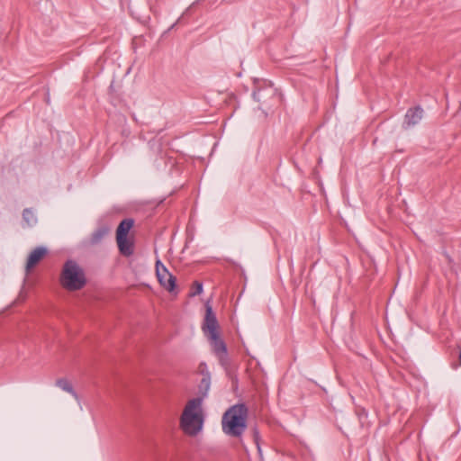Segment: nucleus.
Masks as SVG:
<instances>
[{
    "mask_svg": "<svg viewBox=\"0 0 461 461\" xmlns=\"http://www.w3.org/2000/svg\"><path fill=\"white\" fill-rule=\"evenodd\" d=\"M203 398L195 397L189 400L180 417V428L188 436L194 437L202 431L204 422L203 412Z\"/></svg>",
    "mask_w": 461,
    "mask_h": 461,
    "instance_id": "f257e3e1",
    "label": "nucleus"
},
{
    "mask_svg": "<svg viewBox=\"0 0 461 461\" xmlns=\"http://www.w3.org/2000/svg\"><path fill=\"white\" fill-rule=\"evenodd\" d=\"M248 408L239 403L229 408L222 415V431L230 437H240L247 428Z\"/></svg>",
    "mask_w": 461,
    "mask_h": 461,
    "instance_id": "f03ea898",
    "label": "nucleus"
},
{
    "mask_svg": "<svg viewBox=\"0 0 461 461\" xmlns=\"http://www.w3.org/2000/svg\"><path fill=\"white\" fill-rule=\"evenodd\" d=\"M60 284L68 291H77L86 285L84 270L76 261L69 259L65 262L60 275Z\"/></svg>",
    "mask_w": 461,
    "mask_h": 461,
    "instance_id": "7ed1b4c3",
    "label": "nucleus"
},
{
    "mask_svg": "<svg viewBox=\"0 0 461 461\" xmlns=\"http://www.w3.org/2000/svg\"><path fill=\"white\" fill-rule=\"evenodd\" d=\"M156 273L159 284L169 293H174L176 290V277L167 271L159 260L156 262Z\"/></svg>",
    "mask_w": 461,
    "mask_h": 461,
    "instance_id": "20e7f679",
    "label": "nucleus"
},
{
    "mask_svg": "<svg viewBox=\"0 0 461 461\" xmlns=\"http://www.w3.org/2000/svg\"><path fill=\"white\" fill-rule=\"evenodd\" d=\"M218 321L209 302L205 303V316L202 326L203 331L207 337L215 338L218 333Z\"/></svg>",
    "mask_w": 461,
    "mask_h": 461,
    "instance_id": "39448f33",
    "label": "nucleus"
},
{
    "mask_svg": "<svg viewBox=\"0 0 461 461\" xmlns=\"http://www.w3.org/2000/svg\"><path fill=\"white\" fill-rule=\"evenodd\" d=\"M208 339L211 341L212 350L218 357L220 364L227 369L229 366V358L225 343L220 339L219 334H216L215 338H213V336H210Z\"/></svg>",
    "mask_w": 461,
    "mask_h": 461,
    "instance_id": "423d86ee",
    "label": "nucleus"
},
{
    "mask_svg": "<svg viewBox=\"0 0 461 461\" xmlns=\"http://www.w3.org/2000/svg\"><path fill=\"white\" fill-rule=\"evenodd\" d=\"M423 117V109L420 106L411 108L407 111L403 122L404 128H410L420 122Z\"/></svg>",
    "mask_w": 461,
    "mask_h": 461,
    "instance_id": "0eeeda50",
    "label": "nucleus"
},
{
    "mask_svg": "<svg viewBox=\"0 0 461 461\" xmlns=\"http://www.w3.org/2000/svg\"><path fill=\"white\" fill-rule=\"evenodd\" d=\"M48 253V250L44 247H37L34 249L28 257L26 263V272L29 273L41 258Z\"/></svg>",
    "mask_w": 461,
    "mask_h": 461,
    "instance_id": "6e6552de",
    "label": "nucleus"
},
{
    "mask_svg": "<svg viewBox=\"0 0 461 461\" xmlns=\"http://www.w3.org/2000/svg\"><path fill=\"white\" fill-rule=\"evenodd\" d=\"M116 242L119 251L122 256L130 257L133 254L134 243L133 240L128 238V236L116 237Z\"/></svg>",
    "mask_w": 461,
    "mask_h": 461,
    "instance_id": "1a4fd4ad",
    "label": "nucleus"
},
{
    "mask_svg": "<svg viewBox=\"0 0 461 461\" xmlns=\"http://www.w3.org/2000/svg\"><path fill=\"white\" fill-rule=\"evenodd\" d=\"M134 224V221L132 219L127 218L122 220L117 227L116 230V237H126L130 230L132 228Z\"/></svg>",
    "mask_w": 461,
    "mask_h": 461,
    "instance_id": "9d476101",
    "label": "nucleus"
},
{
    "mask_svg": "<svg viewBox=\"0 0 461 461\" xmlns=\"http://www.w3.org/2000/svg\"><path fill=\"white\" fill-rule=\"evenodd\" d=\"M56 386L60 388L62 391L71 394L76 400H78V395L74 390L71 383L67 378H59L55 383Z\"/></svg>",
    "mask_w": 461,
    "mask_h": 461,
    "instance_id": "9b49d317",
    "label": "nucleus"
},
{
    "mask_svg": "<svg viewBox=\"0 0 461 461\" xmlns=\"http://www.w3.org/2000/svg\"><path fill=\"white\" fill-rule=\"evenodd\" d=\"M211 386V376L210 374L207 372L205 375H203V377L202 378L200 384H199V392L202 394V398L205 397L210 390Z\"/></svg>",
    "mask_w": 461,
    "mask_h": 461,
    "instance_id": "f8f14e48",
    "label": "nucleus"
},
{
    "mask_svg": "<svg viewBox=\"0 0 461 461\" xmlns=\"http://www.w3.org/2000/svg\"><path fill=\"white\" fill-rule=\"evenodd\" d=\"M107 233L108 230L105 228H100L95 230L90 237V243L92 245L98 244Z\"/></svg>",
    "mask_w": 461,
    "mask_h": 461,
    "instance_id": "ddd939ff",
    "label": "nucleus"
},
{
    "mask_svg": "<svg viewBox=\"0 0 461 461\" xmlns=\"http://www.w3.org/2000/svg\"><path fill=\"white\" fill-rule=\"evenodd\" d=\"M23 218L28 226H33L37 222V218L31 209L23 210Z\"/></svg>",
    "mask_w": 461,
    "mask_h": 461,
    "instance_id": "4468645a",
    "label": "nucleus"
},
{
    "mask_svg": "<svg viewBox=\"0 0 461 461\" xmlns=\"http://www.w3.org/2000/svg\"><path fill=\"white\" fill-rule=\"evenodd\" d=\"M203 292V284L195 281L193 285L192 290L190 292V296H195L200 294Z\"/></svg>",
    "mask_w": 461,
    "mask_h": 461,
    "instance_id": "2eb2a0df",
    "label": "nucleus"
},
{
    "mask_svg": "<svg viewBox=\"0 0 461 461\" xmlns=\"http://www.w3.org/2000/svg\"><path fill=\"white\" fill-rule=\"evenodd\" d=\"M264 91L263 89H258V90H256L253 92L252 94V96L254 98V100H256L257 102H260L261 101V92Z\"/></svg>",
    "mask_w": 461,
    "mask_h": 461,
    "instance_id": "dca6fc26",
    "label": "nucleus"
}]
</instances>
